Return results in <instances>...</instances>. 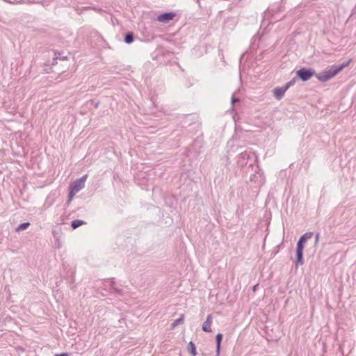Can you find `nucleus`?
<instances>
[{"label": "nucleus", "instance_id": "1", "mask_svg": "<svg viewBox=\"0 0 356 356\" xmlns=\"http://www.w3.org/2000/svg\"><path fill=\"white\" fill-rule=\"evenodd\" d=\"M350 62H351V60H349L348 62L344 63L339 66H333L329 70H327V71L323 72L320 74H318L316 75V76L319 81H321L322 82H325V81L330 80V79H332V77H334V76H336L344 67L348 66V65L350 64Z\"/></svg>", "mask_w": 356, "mask_h": 356}, {"label": "nucleus", "instance_id": "2", "mask_svg": "<svg viewBox=\"0 0 356 356\" xmlns=\"http://www.w3.org/2000/svg\"><path fill=\"white\" fill-rule=\"evenodd\" d=\"M87 177L88 175H85L81 178L70 184L68 202H70L72 200L74 196L76 193H78L80 190L83 188Z\"/></svg>", "mask_w": 356, "mask_h": 356}, {"label": "nucleus", "instance_id": "3", "mask_svg": "<svg viewBox=\"0 0 356 356\" xmlns=\"http://www.w3.org/2000/svg\"><path fill=\"white\" fill-rule=\"evenodd\" d=\"M297 76L303 81L310 79L315 74L312 69L301 68L296 72Z\"/></svg>", "mask_w": 356, "mask_h": 356}, {"label": "nucleus", "instance_id": "4", "mask_svg": "<svg viewBox=\"0 0 356 356\" xmlns=\"http://www.w3.org/2000/svg\"><path fill=\"white\" fill-rule=\"evenodd\" d=\"M305 241H303L301 238L299 239L297 244V250H296V256H297V263L298 264L302 265L303 264L302 255H303V249Z\"/></svg>", "mask_w": 356, "mask_h": 356}, {"label": "nucleus", "instance_id": "5", "mask_svg": "<svg viewBox=\"0 0 356 356\" xmlns=\"http://www.w3.org/2000/svg\"><path fill=\"white\" fill-rule=\"evenodd\" d=\"M174 13H165L158 16L157 19L160 22L166 23L172 20L175 17Z\"/></svg>", "mask_w": 356, "mask_h": 356}, {"label": "nucleus", "instance_id": "6", "mask_svg": "<svg viewBox=\"0 0 356 356\" xmlns=\"http://www.w3.org/2000/svg\"><path fill=\"white\" fill-rule=\"evenodd\" d=\"M212 316L208 315L206 321L203 323L202 330L206 332H211Z\"/></svg>", "mask_w": 356, "mask_h": 356}, {"label": "nucleus", "instance_id": "7", "mask_svg": "<svg viewBox=\"0 0 356 356\" xmlns=\"http://www.w3.org/2000/svg\"><path fill=\"white\" fill-rule=\"evenodd\" d=\"M288 86H285L283 88H275L273 90L274 96L277 99H280L285 93V92L287 90Z\"/></svg>", "mask_w": 356, "mask_h": 356}, {"label": "nucleus", "instance_id": "8", "mask_svg": "<svg viewBox=\"0 0 356 356\" xmlns=\"http://www.w3.org/2000/svg\"><path fill=\"white\" fill-rule=\"evenodd\" d=\"M216 353H217V355H218L220 354V346H221V341L222 339V334L220 333L218 334L216 337Z\"/></svg>", "mask_w": 356, "mask_h": 356}, {"label": "nucleus", "instance_id": "9", "mask_svg": "<svg viewBox=\"0 0 356 356\" xmlns=\"http://www.w3.org/2000/svg\"><path fill=\"white\" fill-rule=\"evenodd\" d=\"M83 224H84L83 221H82L81 220H75L72 221V227H73V229H76Z\"/></svg>", "mask_w": 356, "mask_h": 356}, {"label": "nucleus", "instance_id": "10", "mask_svg": "<svg viewBox=\"0 0 356 356\" xmlns=\"http://www.w3.org/2000/svg\"><path fill=\"white\" fill-rule=\"evenodd\" d=\"M189 346H190V353H191V354L193 356H195L197 353H196V348H195V344L192 341H191L189 343Z\"/></svg>", "mask_w": 356, "mask_h": 356}, {"label": "nucleus", "instance_id": "11", "mask_svg": "<svg viewBox=\"0 0 356 356\" xmlns=\"http://www.w3.org/2000/svg\"><path fill=\"white\" fill-rule=\"evenodd\" d=\"M133 34L131 33H129L126 35L125 36V38H124V41L125 42L127 43H131L133 42Z\"/></svg>", "mask_w": 356, "mask_h": 356}, {"label": "nucleus", "instance_id": "12", "mask_svg": "<svg viewBox=\"0 0 356 356\" xmlns=\"http://www.w3.org/2000/svg\"><path fill=\"white\" fill-rule=\"evenodd\" d=\"M184 316L183 314L181 315L179 318L177 319V320H175L174 321V323H172V327H175V326L179 325V323H182L183 321H184Z\"/></svg>", "mask_w": 356, "mask_h": 356}, {"label": "nucleus", "instance_id": "13", "mask_svg": "<svg viewBox=\"0 0 356 356\" xmlns=\"http://www.w3.org/2000/svg\"><path fill=\"white\" fill-rule=\"evenodd\" d=\"M312 236V232H307V233H305L303 236H302L300 237V238L303 241L305 242L307 239L310 238Z\"/></svg>", "mask_w": 356, "mask_h": 356}, {"label": "nucleus", "instance_id": "14", "mask_svg": "<svg viewBox=\"0 0 356 356\" xmlns=\"http://www.w3.org/2000/svg\"><path fill=\"white\" fill-rule=\"evenodd\" d=\"M29 226V222H24V223H22L21 224L18 228L17 229V231H19V230H24L25 229H26Z\"/></svg>", "mask_w": 356, "mask_h": 356}, {"label": "nucleus", "instance_id": "15", "mask_svg": "<svg viewBox=\"0 0 356 356\" xmlns=\"http://www.w3.org/2000/svg\"><path fill=\"white\" fill-rule=\"evenodd\" d=\"M54 356H69V354L66 353H60V354H56Z\"/></svg>", "mask_w": 356, "mask_h": 356}, {"label": "nucleus", "instance_id": "16", "mask_svg": "<svg viewBox=\"0 0 356 356\" xmlns=\"http://www.w3.org/2000/svg\"><path fill=\"white\" fill-rule=\"evenodd\" d=\"M293 84V83L291 81L289 83H288L286 86H288V88Z\"/></svg>", "mask_w": 356, "mask_h": 356}, {"label": "nucleus", "instance_id": "17", "mask_svg": "<svg viewBox=\"0 0 356 356\" xmlns=\"http://www.w3.org/2000/svg\"><path fill=\"white\" fill-rule=\"evenodd\" d=\"M318 238H319V234H317L316 237V241H318Z\"/></svg>", "mask_w": 356, "mask_h": 356}]
</instances>
